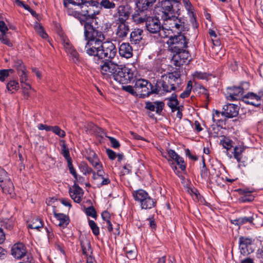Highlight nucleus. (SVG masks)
I'll return each mask as SVG.
<instances>
[{
    "mask_svg": "<svg viewBox=\"0 0 263 263\" xmlns=\"http://www.w3.org/2000/svg\"><path fill=\"white\" fill-rule=\"evenodd\" d=\"M84 35L86 43H80L79 49L85 52L90 56L111 60L116 55L117 49L111 41H105L103 33L97 29L91 24H86Z\"/></svg>",
    "mask_w": 263,
    "mask_h": 263,
    "instance_id": "nucleus-1",
    "label": "nucleus"
},
{
    "mask_svg": "<svg viewBox=\"0 0 263 263\" xmlns=\"http://www.w3.org/2000/svg\"><path fill=\"white\" fill-rule=\"evenodd\" d=\"M161 18L165 21V28L172 32H181L185 29L184 19L178 17L179 9L175 10L170 0H161L159 2Z\"/></svg>",
    "mask_w": 263,
    "mask_h": 263,
    "instance_id": "nucleus-2",
    "label": "nucleus"
},
{
    "mask_svg": "<svg viewBox=\"0 0 263 263\" xmlns=\"http://www.w3.org/2000/svg\"><path fill=\"white\" fill-rule=\"evenodd\" d=\"M81 18L86 20L93 19L101 11L99 2L98 1H85L81 7Z\"/></svg>",
    "mask_w": 263,
    "mask_h": 263,
    "instance_id": "nucleus-3",
    "label": "nucleus"
},
{
    "mask_svg": "<svg viewBox=\"0 0 263 263\" xmlns=\"http://www.w3.org/2000/svg\"><path fill=\"white\" fill-rule=\"evenodd\" d=\"M185 28L184 31L187 27L185 26ZM182 31L177 32L179 33L178 35H175L174 36L171 35L169 37V39L166 43L170 51L178 52L179 51L185 50L184 49L187 47L188 42L185 36L180 33Z\"/></svg>",
    "mask_w": 263,
    "mask_h": 263,
    "instance_id": "nucleus-4",
    "label": "nucleus"
},
{
    "mask_svg": "<svg viewBox=\"0 0 263 263\" xmlns=\"http://www.w3.org/2000/svg\"><path fill=\"white\" fill-rule=\"evenodd\" d=\"M147 30L151 33H159L161 37H169V35L173 32L171 31H168L165 28V24L162 26V29H161V26L160 21L156 17H149L145 24Z\"/></svg>",
    "mask_w": 263,
    "mask_h": 263,
    "instance_id": "nucleus-5",
    "label": "nucleus"
},
{
    "mask_svg": "<svg viewBox=\"0 0 263 263\" xmlns=\"http://www.w3.org/2000/svg\"><path fill=\"white\" fill-rule=\"evenodd\" d=\"M135 76V72L132 68L119 65V69H117L114 79L120 84H126L130 82Z\"/></svg>",
    "mask_w": 263,
    "mask_h": 263,
    "instance_id": "nucleus-6",
    "label": "nucleus"
},
{
    "mask_svg": "<svg viewBox=\"0 0 263 263\" xmlns=\"http://www.w3.org/2000/svg\"><path fill=\"white\" fill-rule=\"evenodd\" d=\"M134 88L137 95L142 98L148 97L154 92L151 83L143 79H138L135 81Z\"/></svg>",
    "mask_w": 263,
    "mask_h": 263,
    "instance_id": "nucleus-7",
    "label": "nucleus"
},
{
    "mask_svg": "<svg viewBox=\"0 0 263 263\" xmlns=\"http://www.w3.org/2000/svg\"><path fill=\"white\" fill-rule=\"evenodd\" d=\"M244 89L241 86L227 87L225 91V96L227 100L233 101L242 100Z\"/></svg>",
    "mask_w": 263,
    "mask_h": 263,
    "instance_id": "nucleus-8",
    "label": "nucleus"
},
{
    "mask_svg": "<svg viewBox=\"0 0 263 263\" xmlns=\"http://www.w3.org/2000/svg\"><path fill=\"white\" fill-rule=\"evenodd\" d=\"M261 100H263V90L256 95L253 92H248L242 98V101L248 104L258 106L260 105Z\"/></svg>",
    "mask_w": 263,
    "mask_h": 263,
    "instance_id": "nucleus-9",
    "label": "nucleus"
},
{
    "mask_svg": "<svg viewBox=\"0 0 263 263\" xmlns=\"http://www.w3.org/2000/svg\"><path fill=\"white\" fill-rule=\"evenodd\" d=\"M171 63L177 67H180L185 64L189 57V53L186 50L173 52Z\"/></svg>",
    "mask_w": 263,
    "mask_h": 263,
    "instance_id": "nucleus-10",
    "label": "nucleus"
},
{
    "mask_svg": "<svg viewBox=\"0 0 263 263\" xmlns=\"http://www.w3.org/2000/svg\"><path fill=\"white\" fill-rule=\"evenodd\" d=\"M117 69H119V65L111 61L105 62L100 67L101 73L106 78H113Z\"/></svg>",
    "mask_w": 263,
    "mask_h": 263,
    "instance_id": "nucleus-11",
    "label": "nucleus"
},
{
    "mask_svg": "<svg viewBox=\"0 0 263 263\" xmlns=\"http://www.w3.org/2000/svg\"><path fill=\"white\" fill-rule=\"evenodd\" d=\"M96 171L97 172L94 171L92 173V179L94 184L98 187L108 184L110 183V180L108 177H104L105 172L103 168Z\"/></svg>",
    "mask_w": 263,
    "mask_h": 263,
    "instance_id": "nucleus-12",
    "label": "nucleus"
},
{
    "mask_svg": "<svg viewBox=\"0 0 263 263\" xmlns=\"http://www.w3.org/2000/svg\"><path fill=\"white\" fill-rule=\"evenodd\" d=\"M166 77L171 83L173 84V86L172 88H175V91H179L181 90V85L183 82L179 72L175 71L172 72H168L166 74Z\"/></svg>",
    "mask_w": 263,
    "mask_h": 263,
    "instance_id": "nucleus-13",
    "label": "nucleus"
},
{
    "mask_svg": "<svg viewBox=\"0 0 263 263\" xmlns=\"http://www.w3.org/2000/svg\"><path fill=\"white\" fill-rule=\"evenodd\" d=\"M62 42L66 52L69 55L70 58L74 62H77L79 60V54L71 45L69 40L67 38L63 37L62 39Z\"/></svg>",
    "mask_w": 263,
    "mask_h": 263,
    "instance_id": "nucleus-14",
    "label": "nucleus"
},
{
    "mask_svg": "<svg viewBox=\"0 0 263 263\" xmlns=\"http://www.w3.org/2000/svg\"><path fill=\"white\" fill-rule=\"evenodd\" d=\"M239 107L234 104H228L223 107V111L221 115L227 118H232L238 115Z\"/></svg>",
    "mask_w": 263,
    "mask_h": 263,
    "instance_id": "nucleus-15",
    "label": "nucleus"
},
{
    "mask_svg": "<svg viewBox=\"0 0 263 263\" xmlns=\"http://www.w3.org/2000/svg\"><path fill=\"white\" fill-rule=\"evenodd\" d=\"M253 240L251 238L241 236L239 238V249L241 254H248L252 253L251 248Z\"/></svg>",
    "mask_w": 263,
    "mask_h": 263,
    "instance_id": "nucleus-16",
    "label": "nucleus"
},
{
    "mask_svg": "<svg viewBox=\"0 0 263 263\" xmlns=\"http://www.w3.org/2000/svg\"><path fill=\"white\" fill-rule=\"evenodd\" d=\"M11 255L16 259H20L24 257L27 253L26 248L22 243L14 244L11 248Z\"/></svg>",
    "mask_w": 263,
    "mask_h": 263,
    "instance_id": "nucleus-17",
    "label": "nucleus"
},
{
    "mask_svg": "<svg viewBox=\"0 0 263 263\" xmlns=\"http://www.w3.org/2000/svg\"><path fill=\"white\" fill-rule=\"evenodd\" d=\"M117 28L116 34L119 38L126 37L129 31V27L126 22L117 21Z\"/></svg>",
    "mask_w": 263,
    "mask_h": 263,
    "instance_id": "nucleus-18",
    "label": "nucleus"
},
{
    "mask_svg": "<svg viewBox=\"0 0 263 263\" xmlns=\"http://www.w3.org/2000/svg\"><path fill=\"white\" fill-rule=\"evenodd\" d=\"M64 6L66 9V12L69 15L73 16L79 20L80 22L82 25H84L85 28V25L86 24H91L90 23L85 22L83 18H81V10H77V8H73V6L69 5V4H66L64 3Z\"/></svg>",
    "mask_w": 263,
    "mask_h": 263,
    "instance_id": "nucleus-19",
    "label": "nucleus"
},
{
    "mask_svg": "<svg viewBox=\"0 0 263 263\" xmlns=\"http://www.w3.org/2000/svg\"><path fill=\"white\" fill-rule=\"evenodd\" d=\"M131 13V8L129 6L121 5L118 8V18L117 21L126 22Z\"/></svg>",
    "mask_w": 263,
    "mask_h": 263,
    "instance_id": "nucleus-20",
    "label": "nucleus"
},
{
    "mask_svg": "<svg viewBox=\"0 0 263 263\" xmlns=\"http://www.w3.org/2000/svg\"><path fill=\"white\" fill-rule=\"evenodd\" d=\"M86 158L96 170L103 168L102 165L94 151L89 149Z\"/></svg>",
    "mask_w": 263,
    "mask_h": 263,
    "instance_id": "nucleus-21",
    "label": "nucleus"
},
{
    "mask_svg": "<svg viewBox=\"0 0 263 263\" xmlns=\"http://www.w3.org/2000/svg\"><path fill=\"white\" fill-rule=\"evenodd\" d=\"M71 198L77 203L81 202L83 195L82 189L77 184H74L72 189L70 188L69 191Z\"/></svg>",
    "mask_w": 263,
    "mask_h": 263,
    "instance_id": "nucleus-22",
    "label": "nucleus"
},
{
    "mask_svg": "<svg viewBox=\"0 0 263 263\" xmlns=\"http://www.w3.org/2000/svg\"><path fill=\"white\" fill-rule=\"evenodd\" d=\"M119 53L122 57L130 58L133 56V48L129 43H122L119 46Z\"/></svg>",
    "mask_w": 263,
    "mask_h": 263,
    "instance_id": "nucleus-23",
    "label": "nucleus"
},
{
    "mask_svg": "<svg viewBox=\"0 0 263 263\" xmlns=\"http://www.w3.org/2000/svg\"><path fill=\"white\" fill-rule=\"evenodd\" d=\"M168 158L171 160H175L177 164L180 166L181 170L184 171L185 170V165L184 164V162L183 159L178 155L175 151L173 149H167Z\"/></svg>",
    "mask_w": 263,
    "mask_h": 263,
    "instance_id": "nucleus-24",
    "label": "nucleus"
},
{
    "mask_svg": "<svg viewBox=\"0 0 263 263\" xmlns=\"http://www.w3.org/2000/svg\"><path fill=\"white\" fill-rule=\"evenodd\" d=\"M133 21L136 24H142L144 22L146 23L149 16L146 13L145 10H140L139 11H136L132 15Z\"/></svg>",
    "mask_w": 263,
    "mask_h": 263,
    "instance_id": "nucleus-25",
    "label": "nucleus"
},
{
    "mask_svg": "<svg viewBox=\"0 0 263 263\" xmlns=\"http://www.w3.org/2000/svg\"><path fill=\"white\" fill-rule=\"evenodd\" d=\"M133 196L134 199L138 202L140 204H141L149 196L148 194L142 189H139L134 191L132 192Z\"/></svg>",
    "mask_w": 263,
    "mask_h": 263,
    "instance_id": "nucleus-26",
    "label": "nucleus"
},
{
    "mask_svg": "<svg viewBox=\"0 0 263 263\" xmlns=\"http://www.w3.org/2000/svg\"><path fill=\"white\" fill-rule=\"evenodd\" d=\"M161 88L162 90L166 92H171L172 91H175V88H172L173 84L171 83L170 81L166 77V74L162 76V81L159 82Z\"/></svg>",
    "mask_w": 263,
    "mask_h": 263,
    "instance_id": "nucleus-27",
    "label": "nucleus"
},
{
    "mask_svg": "<svg viewBox=\"0 0 263 263\" xmlns=\"http://www.w3.org/2000/svg\"><path fill=\"white\" fill-rule=\"evenodd\" d=\"M177 97L176 94L173 93L171 97L166 99L167 105L171 108L172 112H175L179 108V101Z\"/></svg>",
    "mask_w": 263,
    "mask_h": 263,
    "instance_id": "nucleus-28",
    "label": "nucleus"
},
{
    "mask_svg": "<svg viewBox=\"0 0 263 263\" xmlns=\"http://www.w3.org/2000/svg\"><path fill=\"white\" fill-rule=\"evenodd\" d=\"M54 217L57 218L59 221L58 224L60 227H66L69 223V217L63 213H58L55 211L53 212Z\"/></svg>",
    "mask_w": 263,
    "mask_h": 263,
    "instance_id": "nucleus-29",
    "label": "nucleus"
},
{
    "mask_svg": "<svg viewBox=\"0 0 263 263\" xmlns=\"http://www.w3.org/2000/svg\"><path fill=\"white\" fill-rule=\"evenodd\" d=\"M80 244L84 255L86 256L92 255V250L89 240L86 238L82 239L81 240Z\"/></svg>",
    "mask_w": 263,
    "mask_h": 263,
    "instance_id": "nucleus-30",
    "label": "nucleus"
},
{
    "mask_svg": "<svg viewBox=\"0 0 263 263\" xmlns=\"http://www.w3.org/2000/svg\"><path fill=\"white\" fill-rule=\"evenodd\" d=\"M156 0H137L136 5L139 10H146L153 6Z\"/></svg>",
    "mask_w": 263,
    "mask_h": 263,
    "instance_id": "nucleus-31",
    "label": "nucleus"
},
{
    "mask_svg": "<svg viewBox=\"0 0 263 263\" xmlns=\"http://www.w3.org/2000/svg\"><path fill=\"white\" fill-rule=\"evenodd\" d=\"M142 33L143 30L142 29H134V30L130 33V41L135 44L139 43L142 39Z\"/></svg>",
    "mask_w": 263,
    "mask_h": 263,
    "instance_id": "nucleus-32",
    "label": "nucleus"
},
{
    "mask_svg": "<svg viewBox=\"0 0 263 263\" xmlns=\"http://www.w3.org/2000/svg\"><path fill=\"white\" fill-rule=\"evenodd\" d=\"M157 201L156 199L148 196L140 204L142 209L147 210L151 209L156 205Z\"/></svg>",
    "mask_w": 263,
    "mask_h": 263,
    "instance_id": "nucleus-33",
    "label": "nucleus"
},
{
    "mask_svg": "<svg viewBox=\"0 0 263 263\" xmlns=\"http://www.w3.org/2000/svg\"><path fill=\"white\" fill-rule=\"evenodd\" d=\"M43 221L38 217L33 218L31 221V223L28 224V227L30 229H36L38 230L43 228Z\"/></svg>",
    "mask_w": 263,
    "mask_h": 263,
    "instance_id": "nucleus-34",
    "label": "nucleus"
},
{
    "mask_svg": "<svg viewBox=\"0 0 263 263\" xmlns=\"http://www.w3.org/2000/svg\"><path fill=\"white\" fill-rule=\"evenodd\" d=\"M6 88L8 91L13 93L14 91L18 90L20 88L19 84L17 80H10L6 85Z\"/></svg>",
    "mask_w": 263,
    "mask_h": 263,
    "instance_id": "nucleus-35",
    "label": "nucleus"
},
{
    "mask_svg": "<svg viewBox=\"0 0 263 263\" xmlns=\"http://www.w3.org/2000/svg\"><path fill=\"white\" fill-rule=\"evenodd\" d=\"M245 150V147L241 145L235 146L234 148L233 155L234 157L238 162H240L242 157V154Z\"/></svg>",
    "mask_w": 263,
    "mask_h": 263,
    "instance_id": "nucleus-36",
    "label": "nucleus"
},
{
    "mask_svg": "<svg viewBox=\"0 0 263 263\" xmlns=\"http://www.w3.org/2000/svg\"><path fill=\"white\" fill-rule=\"evenodd\" d=\"M0 186L2 188L3 193L5 194L12 195L14 193V186L12 182L11 188H10V186H9L7 181L4 182V183L0 184Z\"/></svg>",
    "mask_w": 263,
    "mask_h": 263,
    "instance_id": "nucleus-37",
    "label": "nucleus"
},
{
    "mask_svg": "<svg viewBox=\"0 0 263 263\" xmlns=\"http://www.w3.org/2000/svg\"><path fill=\"white\" fill-rule=\"evenodd\" d=\"M79 168L81 172L85 175L93 173V170L84 162H81L79 165Z\"/></svg>",
    "mask_w": 263,
    "mask_h": 263,
    "instance_id": "nucleus-38",
    "label": "nucleus"
},
{
    "mask_svg": "<svg viewBox=\"0 0 263 263\" xmlns=\"http://www.w3.org/2000/svg\"><path fill=\"white\" fill-rule=\"evenodd\" d=\"M7 181L11 188V181L8 177L7 173L4 169L0 168V184Z\"/></svg>",
    "mask_w": 263,
    "mask_h": 263,
    "instance_id": "nucleus-39",
    "label": "nucleus"
},
{
    "mask_svg": "<svg viewBox=\"0 0 263 263\" xmlns=\"http://www.w3.org/2000/svg\"><path fill=\"white\" fill-rule=\"evenodd\" d=\"M89 126L90 129L95 133L97 136H100L101 138H103L104 136H105L106 137L107 136L101 128L98 127L92 123H90Z\"/></svg>",
    "mask_w": 263,
    "mask_h": 263,
    "instance_id": "nucleus-40",
    "label": "nucleus"
},
{
    "mask_svg": "<svg viewBox=\"0 0 263 263\" xmlns=\"http://www.w3.org/2000/svg\"><path fill=\"white\" fill-rule=\"evenodd\" d=\"M19 76H20V82L22 84H24L25 85H26L27 89H31L30 85L26 83V81L28 80V76L26 73V70H22L20 72V73H18Z\"/></svg>",
    "mask_w": 263,
    "mask_h": 263,
    "instance_id": "nucleus-41",
    "label": "nucleus"
},
{
    "mask_svg": "<svg viewBox=\"0 0 263 263\" xmlns=\"http://www.w3.org/2000/svg\"><path fill=\"white\" fill-rule=\"evenodd\" d=\"M99 6L105 9H111L116 7V5L114 3L110 2L109 0H101L99 3Z\"/></svg>",
    "mask_w": 263,
    "mask_h": 263,
    "instance_id": "nucleus-42",
    "label": "nucleus"
},
{
    "mask_svg": "<svg viewBox=\"0 0 263 263\" xmlns=\"http://www.w3.org/2000/svg\"><path fill=\"white\" fill-rule=\"evenodd\" d=\"M34 29L36 32L43 38L46 39L48 36L47 34L44 31L42 26L38 23H36L34 24Z\"/></svg>",
    "mask_w": 263,
    "mask_h": 263,
    "instance_id": "nucleus-43",
    "label": "nucleus"
},
{
    "mask_svg": "<svg viewBox=\"0 0 263 263\" xmlns=\"http://www.w3.org/2000/svg\"><path fill=\"white\" fill-rule=\"evenodd\" d=\"M86 0H64V3L69 4L74 7H78L81 9L82 5L84 4Z\"/></svg>",
    "mask_w": 263,
    "mask_h": 263,
    "instance_id": "nucleus-44",
    "label": "nucleus"
},
{
    "mask_svg": "<svg viewBox=\"0 0 263 263\" xmlns=\"http://www.w3.org/2000/svg\"><path fill=\"white\" fill-rule=\"evenodd\" d=\"M220 115V112L217 110H215V112L213 114L212 120L217 126H222L223 122L222 120L219 119Z\"/></svg>",
    "mask_w": 263,
    "mask_h": 263,
    "instance_id": "nucleus-45",
    "label": "nucleus"
},
{
    "mask_svg": "<svg viewBox=\"0 0 263 263\" xmlns=\"http://www.w3.org/2000/svg\"><path fill=\"white\" fill-rule=\"evenodd\" d=\"M88 223L93 234L95 236H98L100 234V230L99 228L98 227L96 223L92 220H89Z\"/></svg>",
    "mask_w": 263,
    "mask_h": 263,
    "instance_id": "nucleus-46",
    "label": "nucleus"
},
{
    "mask_svg": "<svg viewBox=\"0 0 263 263\" xmlns=\"http://www.w3.org/2000/svg\"><path fill=\"white\" fill-rule=\"evenodd\" d=\"M0 41L2 43L7 45L9 47L13 46V44L8 37L6 33L0 34Z\"/></svg>",
    "mask_w": 263,
    "mask_h": 263,
    "instance_id": "nucleus-47",
    "label": "nucleus"
},
{
    "mask_svg": "<svg viewBox=\"0 0 263 263\" xmlns=\"http://www.w3.org/2000/svg\"><path fill=\"white\" fill-rule=\"evenodd\" d=\"M13 66L16 69L18 73H20V71L26 69L25 66L24 65L23 63L21 60H15L14 61Z\"/></svg>",
    "mask_w": 263,
    "mask_h": 263,
    "instance_id": "nucleus-48",
    "label": "nucleus"
},
{
    "mask_svg": "<svg viewBox=\"0 0 263 263\" xmlns=\"http://www.w3.org/2000/svg\"><path fill=\"white\" fill-rule=\"evenodd\" d=\"M254 199V196L250 193L246 194L242 196L239 198V201L241 202H251Z\"/></svg>",
    "mask_w": 263,
    "mask_h": 263,
    "instance_id": "nucleus-49",
    "label": "nucleus"
},
{
    "mask_svg": "<svg viewBox=\"0 0 263 263\" xmlns=\"http://www.w3.org/2000/svg\"><path fill=\"white\" fill-rule=\"evenodd\" d=\"M193 77L199 80H208L209 78V74L206 72L196 71L194 72Z\"/></svg>",
    "mask_w": 263,
    "mask_h": 263,
    "instance_id": "nucleus-50",
    "label": "nucleus"
},
{
    "mask_svg": "<svg viewBox=\"0 0 263 263\" xmlns=\"http://www.w3.org/2000/svg\"><path fill=\"white\" fill-rule=\"evenodd\" d=\"M51 131L60 137L64 138L65 136V132L58 126H52Z\"/></svg>",
    "mask_w": 263,
    "mask_h": 263,
    "instance_id": "nucleus-51",
    "label": "nucleus"
},
{
    "mask_svg": "<svg viewBox=\"0 0 263 263\" xmlns=\"http://www.w3.org/2000/svg\"><path fill=\"white\" fill-rule=\"evenodd\" d=\"M62 154L67 160V162L72 160L70 157L69 150L65 145H63L62 146Z\"/></svg>",
    "mask_w": 263,
    "mask_h": 263,
    "instance_id": "nucleus-52",
    "label": "nucleus"
},
{
    "mask_svg": "<svg viewBox=\"0 0 263 263\" xmlns=\"http://www.w3.org/2000/svg\"><path fill=\"white\" fill-rule=\"evenodd\" d=\"M232 143V141L230 139H226L220 141V143L222 145L223 147L227 150L230 149L233 146Z\"/></svg>",
    "mask_w": 263,
    "mask_h": 263,
    "instance_id": "nucleus-53",
    "label": "nucleus"
},
{
    "mask_svg": "<svg viewBox=\"0 0 263 263\" xmlns=\"http://www.w3.org/2000/svg\"><path fill=\"white\" fill-rule=\"evenodd\" d=\"M253 218L252 217H240L237 220L238 223L239 224H242L243 223H246L247 222L252 223L253 222Z\"/></svg>",
    "mask_w": 263,
    "mask_h": 263,
    "instance_id": "nucleus-54",
    "label": "nucleus"
},
{
    "mask_svg": "<svg viewBox=\"0 0 263 263\" xmlns=\"http://www.w3.org/2000/svg\"><path fill=\"white\" fill-rule=\"evenodd\" d=\"M85 213L87 216H91L92 218H96L97 213L93 206H90L86 209Z\"/></svg>",
    "mask_w": 263,
    "mask_h": 263,
    "instance_id": "nucleus-55",
    "label": "nucleus"
},
{
    "mask_svg": "<svg viewBox=\"0 0 263 263\" xmlns=\"http://www.w3.org/2000/svg\"><path fill=\"white\" fill-rule=\"evenodd\" d=\"M67 165L70 174L73 175L76 180H78V175L72 164V160L68 162Z\"/></svg>",
    "mask_w": 263,
    "mask_h": 263,
    "instance_id": "nucleus-56",
    "label": "nucleus"
},
{
    "mask_svg": "<svg viewBox=\"0 0 263 263\" xmlns=\"http://www.w3.org/2000/svg\"><path fill=\"white\" fill-rule=\"evenodd\" d=\"M156 104L155 110L156 113L160 115L164 107V103L160 101L155 102Z\"/></svg>",
    "mask_w": 263,
    "mask_h": 263,
    "instance_id": "nucleus-57",
    "label": "nucleus"
},
{
    "mask_svg": "<svg viewBox=\"0 0 263 263\" xmlns=\"http://www.w3.org/2000/svg\"><path fill=\"white\" fill-rule=\"evenodd\" d=\"M2 226L7 230H11L13 227V224L11 220L6 219L2 222Z\"/></svg>",
    "mask_w": 263,
    "mask_h": 263,
    "instance_id": "nucleus-58",
    "label": "nucleus"
},
{
    "mask_svg": "<svg viewBox=\"0 0 263 263\" xmlns=\"http://www.w3.org/2000/svg\"><path fill=\"white\" fill-rule=\"evenodd\" d=\"M106 137L109 140L111 143V145L113 148H117L119 147L120 145V143L116 139H115L114 137L109 136H106Z\"/></svg>",
    "mask_w": 263,
    "mask_h": 263,
    "instance_id": "nucleus-59",
    "label": "nucleus"
},
{
    "mask_svg": "<svg viewBox=\"0 0 263 263\" xmlns=\"http://www.w3.org/2000/svg\"><path fill=\"white\" fill-rule=\"evenodd\" d=\"M219 126L216 125H212L211 126V134L213 135L214 137H217L219 136L218 132L219 131Z\"/></svg>",
    "mask_w": 263,
    "mask_h": 263,
    "instance_id": "nucleus-60",
    "label": "nucleus"
},
{
    "mask_svg": "<svg viewBox=\"0 0 263 263\" xmlns=\"http://www.w3.org/2000/svg\"><path fill=\"white\" fill-rule=\"evenodd\" d=\"M8 30V27L3 21H0V31L1 34L6 33Z\"/></svg>",
    "mask_w": 263,
    "mask_h": 263,
    "instance_id": "nucleus-61",
    "label": "nucleus"
},
{
    "mask_svg": "<svg viewBox=\"0 0 263 263\" xmlns=\"http://www.w3.org/2000/svg\"><path fill=\"white\" fill-rule=\"evenodd\" d=\"M8 77L7 71L5 69L0 70V81L1 82H4Z\"/></svg>",
    "mask_w": 263,
    "mask_h": 263,
    "instance_id": "nucleus-62",
    "label": "nucleus"
},
{
    "mask_svg": "<svg viewBox=\"0 0 263 263\" xmlns=\"http://www.w3.org/2000/svg\"><path fill=\"white\" fill-rule=\"evenodd\" d=\"M106 152L109 158L111 160H114L117 157L116 153L110 149H106Z\"/></svg>",
    "mask_w": 263,
    "mask_h": 263,
    "instance_id": "nucleus-63",
    "label": "nucleus"
},
{
    "mask_svg": "<svg viewBox=\"0 0 263 263\" xmlns=\"http://www.w3.org/2000/svg\"><path fill=\"white\" fill-rule=\"evenodd\" d=\"M156 104L155 102L152 103L151 102H147L146 103L145 108L150 111H154L155 110Z\"/></svg>",
    "mask_w": 263,
    "mask_h": 263,
    "instance_id": "nucleus-64",
    "label": "nucleus"
}]
</instances>
